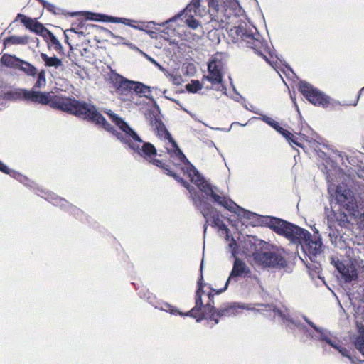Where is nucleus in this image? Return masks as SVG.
<instances>
[{"instance_id": "nucleus-24", "label": "nucleus", "mask_w": 364, "mask_h": 364, "mask_svg": "<svg viewBox=\"0 0 364 364\" xmlns=\"http://www.w3.org/2000/svg\"><path fill=\"white\" fill-rule=\"evenodd\" d=\"M353 343L355 348L364 356V326L359 328L358 335Z\"/></svg>"}, {"instance_id": "nucleus-15", "label": "nucleus", "mask_w": 364, "mask_h": 364, "mask_svg": "<svg viewBox=\"0 0 364 364\" xmlns=\"http://www.w3.org/2000/svg\"><path fill=\"white\" fill-rule=\"evenodd\" d=\"M139 296L146 300L150 304L156 309L169 312L171 315L182 316V311L178 309L171 306L168 303L156 301L155 296H154L148 289H141L139 291Z\"/></svg>"}, {"instance_id": "nucleus-29", "label": "nucleus", "mask_w": 364, "mask_h": 364, "mask_svg": "<svg viewBox=\"0 0 364 364\" xmlns=\"http://www.w3.org/2000/svg\"><path fill=\"white\" fill-rule=\"evenodd\" d=\"M29 30L38 34H41L43 31H47L46 28L41 23L35 21H33V24L31 26V28Z\"/></svg>"}, {"instance_id": "nucleus-35", "label": "nucleus", "mask_w": 364, "mask_h": 364, "mask_svg": "<svg viewBox=\"0 0 364 364\" xmlns=\"http://www.w3.org/2000/svg\"><path fill=\"white\" fill-rule=\"evenodd\" d=\"M268 124L269 125H271L272 127H273L277 131V129H279L280 126L279 125V123L277 122L276 121L273 120V119H269L268 121H267Z\"/></svg>"}, {"instance_id": "nucleus-26", "label": "nucleus", "mask_w": 364, "mask_h": 364, "mask_svg": "<svg viewBox=\"0 0 364 364\" xmlns=\"http://www.w3.org/2000/svg\"><path fill=\"white\" fill-rule=\"evenodd\" d=\"M47 31L49 35L50 43L53 46L54 49L58 52H60L63 50V46L60 42L53 33L48 31Z\"/></svg>"}, {"instance_id": "nucleus-42", "label": "nucleus", "mask_w": 364, "mask_h": 364, "mask_svg": "<svg viewBox=\"0 0 364 364\" xmlns=\"http://www.w3.org/2000/svg\"><path fill=\"white\" fill-rule=\"evenodd\" d=\"M306 322L311 326H312L315 330H316L317 331H319L318 328L311 321H308L306 318Z\"/></svg>"}, {"instance_id": "nucleus-10", "label": "nucleus", "mask_w": 364, "mask_h": 364, "mask_svg": "<svg viewBox=\"0 0 364 364\" xmlns=\"http://www.w3.org/2000/svg\"><path fill=\"white\" fill-rule=\"evenodd\" d=\"M203 0H192V1L183 9V14H185L186 23L187 26L193 29H196L200 26L198 21L193 18L194 15H197V9L202 6ZM208 6L212 8L216 12L219 10V2L218 0H207Z\"/></svg>"}, {"instance_id": "nucleus-41", "label": "nucleus", "mask_w": 364, "mask_h": 364, "mask_svg": "<svg viewBox=\"0 0 364 364\" xmlns=\"http://www.w3.org/2000/svg\"><path fill=\"white\" fill-rule=\"evenodd\" d=\"M146 58L147 59L151 61L153 64L156 65V66L158 67H160V65H159V63L154 60L151 57H149L148 55H146Z\"/></svg>"}, {"instance_id": "nucleus-44", "label": "nucleus", "mask_w": 364, "mask_h": 364, "mask_svg": "<svg viewBox=\"0 0 364 364\" xmlns=\"http://www.w3.org/2000/svg\"><path fill=\"white\" fill-rule=\"evenodd\" d=\"M188 68H190L191 73H193L195 71V68L193 65H189L188 66Z\"/></svg>"}, {"instance_id": "nucleus-4", "label": "nucleus", "mask_w": 364, "mask_h": 364, "mask_svg": "<svg viewBox=\"0 0 364 364\" xmlns=\"http://www.w3.org/2000/svg\"><path fill=\"white\" fill-rule=\"evenodd\" d=\"M1 63L8 68L21 70L28 77H36V82L33 85L34 90L43 89L46 86L45 70L38 71L31 63L9 54H4L1 58Z\"/></svg>"}, {"instance_id": "nucleus-27", "label": "nucleus", "mask_w": 364, "mask_h": 364, "mask_svg": "<svg viewBox=\"0 0 364 364\" xmlns=\"http://www.w3.org/2000/svg\"><path fill=\"white\" fill-rule=\"evenodd\" d=\"M37 1H39L42 4L43 8L46 9L48 11H50L54 14H59L60 9H58L54 4L49 3L46 0H37Z\"/></svg>"}, {"instance_id": "nucleus-18", "label": "nucleus", "mask_w": 364, "mask_h": 364, "mask_svg": "<svg viewBox=\"0 0 364 364\" xmlns=\"http://www.w3.org/2000/svg\"><path fill=\"white\" fill-rule=\"evenodd\" d=\"M0 171H1L4 173L9 175L10 176L16 179L20 183H23L24 186L29 188L36 193L37 187H38V186L35 182L30 180L26 176H23L20 173H18L16 171L10 169L1 161H0Z\"/></svg>"}, {"instance_id": "nucleus-40", "label": "nucleus", "mask_w": 364, "mask_h": 364, "mask_svg": "<svg viewBox=\"0 0 364 364\" xmlns=\"http://www.w3.org/2000/svg\"><path fill=\"white\" fill-rule=\"evenodd\" d=\"M128 26H130V27H132V28H136V29L139 30V31H144V29L142 27H141V26H134V25L133 24V23H129V25Z\"/></svg>"}, {"instance_id": "nucleus-5", "label": "nucleus", "mask_w": 364, "mask_h": 364, "mask_svg": "<svg viewBox=\"0 0 364 364\" xmlns=\"http://www.w3.org/2000/svg\"><path fill=\"white\" fill-rule=\"evenodd\" d=\"M151 124L157 136L161 139L164 140V147L173 164L178 167L180 170H182V151L166 129L165 124L161 119L156 116H154L151 118Z\"/></svg>"}, {"instance_id": "nucleus-36", "label": "nucleus", "mask_w": 364, "mask_h": 364, "mask_svg": "<svg viewBox=\"0 0 364 364\" xmlns=\"http://www.w3.org/2000/svg\"><path fill=\"white\" fill-rule=\"evenodd\" d=\"M272 311L274 313V316H278L282 317V318H285V316L282 314V313L276 308H272Z\"/></svg>"}, {"instance_id": "nucleus-3", "label": "nucleus", "mask_w": 364, "mask_h": 364, "mask_svg": "<svg viewBox=\"0 0 364 364\" xmlns=\"http://www.w3.org/2000/svg\"><path fill=\"white\" fill-rule=\"evenodd\" d=\"M235 306L228 307L215 311L212 305L211 293L204 290V286L200 285L196 292V306L183 316H189L199 321L203 318H212L215 314L218 316H230L235 314Z\"/></svg>"}, {"instance_id": "nucleus-14", "label": "nucleus", "mask_w": 364, "mask_h": 364, "mask_svg": "<svg viewBox=\"0 0 364 364\" xmlns=\"http://www.w3.org/2000/svg\"><path fill=\"white\" fill-rule=\"evenodd\" d=\"M235 32L243 41L250 44L256 53L264 56L263 50L266 49V46L259 39V34L257 32L250 33L242 26L236 27Z\"/></svg>"}, {"instance_id": "nucleus-46", "label": "nucleus", "mask_w": 364, "mask_h": 364, "mask_svg": "<svg viewBox=\"0 0 364 364\" xmlns=\"http://www.w3.org/2000/svg\"><path fill=\"white\" fill-rule=\"evenodd\" d=\"M361 224L364 226V213L360 216Z\"/></svg>"}, {"instance_id": "nucleus-21", "label": "nucleus", "mask_w": 364, "mask_h": 364, "mask_svg": "<svg viewBox=\"0 0 364 364\" xmlns=\"http://www.w3.org/2000/svg\"><path fill=\"white\" fill-rule=\"evenodd\" d=\"M85 18L87 20H92L95 21L111 22V23H120L122 22V18L114 17L105 14H96L90 11H86L82 14Z\"/></svg>"}, {"instance_id": "nucleus-23", "label": "nucleus", "mask_w": 364, "mask_h": 364, "mask_svg": "<svg viewBox=\"0 0 364 364\" xmlns=\"http://www.w3.org/2000/svg\"><path fill=\"white\" fill-rule=\"evenodd\" d=\"M41 57L47 67H53L58 69L63 65L62 60L56 56L49 57L46 53H41Z\"/></svg>"}, {"instance_id": "nucleus-17", "label": "nucleus", "mask_w": 364, "mask_h": 364, "mask_svg": "<svg viewBox=\"0 0 364 364\" xmlns=\"http://www.w3.org/2000/svg\"><path fill=\"white\" fill-rule=\"evenodd\" d=\"M255 259L265 267H275L285 265V260L275 252H264L257 253L255 257Z\"/></svg>"}, {"instance_id": "nucleus-52", "label": "nucleus", "mask_w": 364, "mask_h": 364, "mask_svg": "<svg viewBox=\"0 0 364 364\" xmlns=\"http://www.w3.org/2000/svg\"><path fill=\"white\" fill-rule=\"evenodd\" d=\"M149 24H154V25H155V24H156V23H155L154 21H150V22H149Z\"/></svg>"}, {"instance_id": "nucleus-22", "label": "nucleus", "mask_w": 364, "mask_h": 364, "mask_svg": "<svg viewBox=\"0 0 364 364\" xmlns=\"http://www.w3.org/2000/svg\"><path fill=\"white\" fill-rule=\"evenodd\" d=\"M134 92H135L136 95H139L140 97H145L146 98H151L150 93L152 90L159 91L157 87H151L149 86L145 85L142 82L135 81V84L134 85ZM158 92H156V94Z\"/></svg>"}, {"instance_id": "nucleus-13", "label": "nucleus", "mask_w": 364, "mask_h": 364, "mask_svg": "<svg viewBox=\"0 0 364 364\" xmlns=\"http://www.w3.org/2000/svg\"><path fill=\"white\" fill-rule=\"evenodd\" d=\"M109 80L114 87L117 93L124 97V100H127L129 95H132L135 81L127 80L112 70L109 75Z\"/></svg>"}, {"instance_id": "nucleus-20", "label": "nucleus", "mask_w": 364, "mask_h": 364, "mask_svg": "<svg viewBox=\"0 0 364 364\" xmlns=\"http://www.w3.org/2000/svg\"><path fill=\"white\" fill-rule=\"evenodd\" d=\"M250 272L249 267L246 265V264L242 262L241 259L236 258L234 262L232 270L230 273V275L227 280L225 287L223 289H221L220 291H218L217 293H220L223 291L227 289L228 284L230 282V280L232 278L236 277H244L247 274H248Z\"/></svg>"}, {"instance_id": "nucleus-19", "label": "nucleus", "mask_w": 364, "mask_h": 364, "mask_svg": "<svg viewBox=\"0 0 364 364\" xmlns=\"http://www.w3.org/2000/svg\"><path fill=\"white\" fill-rule=\"evenodd\" d=\"M336 267L346 282L355 280L358 277L356 267L353 264H345L341 262H338L336 264Z\"/></svg>"}, {"instance_id": "nucleus-50", "label": "nucleus", "mask_w": 364, "mask_h": 364, "mask_svg": "<svg viewBox=\"0 0 364 364\" xmlns=\"http://www.w3.org/2000/svg\"><path fill=\"white\" fill-rule=\"evenodd\" d=\"M328 192H329V193H331V195H332V193H331V187H328Z\"/></svg>"}, {"instance_id": "nucleus-49", "label": "nucleus", "mask_w": 364, "mask_h": 364, "mask_svg": "<svg viewBox=\"0 0 364 364\" xmlns=\"http://www.w3.org/2000/svg\"><path fill=\"white\" fill-rule=\"evenodd\" d=\"M83 26V23L80 22V24L77 26L78 27H82Z\"/></svg>"}, {"instance_id": "nucleus-2", "label": "nucleus", "mask_w": 364, "mask_h": 364, "mask_svg": "<svg viewBox=\"0 0 364 364\" xmlns=\"http://www.w3.org/2000/svg\"><path fill=\"white\" fill-rule=\"evenodd\" d=\"M271 228L277 233L285 236L293 242H299L310 254L316 255L321 252L322 242L318 238H312L306 230L284 220L276 219L272 222Z\"/></svg>"}, {"instance_id": "nucleus-11", "label": "nucleus", "mask_w": 364, "mask_h": 364, "mask_svg": "<svg viewBox=\"0 0 364 364\" xmlns=\"http://www.w3.org/2000/svg\"><path fill=\"white\" fill-rule=\"evenodd\" d=\"M208 75H204L203 78L209 81L216 90H225L223 85V62L217 58H213L208 65Z\"/></svg>"}, {"instance_id": "nucleus-34", "label": "nucleus", "mask_w": 364, "mask_h": 364, "mask_svg": "<svg viewBox=\"0 0 364 364\" xmlns=\"http://www.w3.org/2000/svg\"><path fill=\"white\" fill-rule=\"evenodd\" d=\"M223 6L229 8L235 5V0H222Z\"/></svg>"}, {"instance_id": "nucleus-51", "label": "nucleus", "mask_w": 364, "mask_h": 364, "mask_svg": "<svg viewBox=\"0 0 364 364\" xmlns=\"http://www.w3.org/2000/svg\"><path fill=\"white\" fill-rule=\"evenodd\" d=\"M183 186H185V187H186V188H188V189L189 188V185H188V186L185 185V183H184V182H183Z\"/></svg>"}, {"instance_id": "nucleus-43", "label": "nucleus", "mask_w": 364, "mask_h": 364, "mask_svg": "<svg viewBox=\"0 0 364 364\" xmlns=\"http://www.w3.org/2000/svg\"><path fill=\"white\" fill-rule=\"evenodd\" d=\"M167 91L165 90L162 92V93L165 95V97L167 98V99H169L171 100H173V101H175L173 99L169 97L168 96H167L166 94Z\"/></svg>"}, {"instance_id": "nucleus-53", "label": "nucleus", "mask_w": 364, "mask_h": 364, "mask_svg": "<svg viewBox=\"0 0 364 364\" xmlns=\"http://www.w3.org/2000/svg\"><path fill=\"white\" fill-rule=\"evenodd\" d=\"M203 215H204L205 217H207V213H206L203 212Z\"/></svg>"}, {"instance_id": "nucleus-47", "label": "nucleus", "mask_w": 364, "mask_h": 364, "mask_svg": "<svg viewBox=\"0 0 364 364\" xmlns=\"http://www.w3.org/2000/svg\"><path fill=\"white\" fill-rule=\"evenodd\" d=\"M173 82L175 84H177V85H180L181 84V82L179 80H176V79L173 80Z\"/></svg>"}, {"instance_id": "nucleus-38", "label": "nucleus", "mask_w": 364, "mask_h": 364, "mask_svg": "<svg viewBox=\"0 0 364 364\" xmlns=\"http://www.w3.org/2000/svg\"><path fill=\"white\" fill-rule=\"evenodd\" d=\"M347 358L351 361L353 364H359L360 363V360L355 358H352L350 355H347Z\"/></svg>"}, {"instance_id": "nucleus-9", "label": "nucleus", "mask_w": 364, "mask_h": 364, "mask_svg": "<svg viewBox=\"0 0 364 364\" xmlns=\"http://www.w3.org/2000/svg\"><path fill=\"white\" fill-rule=\"evenodd\" d=\"M35 193L45 198L53 205L59 206L60 208L67 210L76 218L80 220L82 219L83 212L80 209L71 205L65 199L58 197L54 193L46 191L38 186Z\"/></svg>"}, {"instance_id": "nucleus-55", "label": "nucleus", "mask_w": 364, "mask_h": 364, "mask_svg": "<svg viewBox=\"0 0 364 364\" xmlns=\"http://www.w3.org/2000/svg\"><path fill=\"white\" fill-rule=\"evenodd\" d=\"M364 91V87L361 89L360 92Z\"/></svg>"}, {"instance_id": "nucleus-32", "label": "nucleus", "mask_w": 364, "mask_h": 364, "mask_svg": "<svg viewBox=\"0 0 364 364\" xmlns=\"http://www.w3.org/2000/svg\"><path fill=\"white\" fill-rule=\"evenodd\" d=\"M104 31L107 36H109L112 38L116 39L117 43H122L123 44H126L125 43L122 42L124 41V38L116 36L111 31L106 29V28H104Z\"/></svg>"}, {"instance_id": "nucleus-31", "label": "nucleus", "mask_w": 364, "mask_h": 364, "mask_svg": "<svg viewBox=\"0 0 364 364\" xmlns=\"http://www.w3.org/2000/svg\"><path fill=\"white\" fill-rule=\"evenodd\" d=\"M18 17L21 18V23L28 29L31 28L32 24H33L34 20L26 17V16L18 14Z\"/></svg>"}, {"instance_id": "nucleus-16", "label": "nucleus", "mask_w": 364, "mask_h": 364, "mask_svg": "<svg viewBox=\"0 0 364 364\" xmlns=\"http://www.w3.org/2000/svg\"><path fill=\"white\" fill-rule=\"evenodd\" d=\"M335 196L338 203L346 210L352 211L357 208L355 198L352 191L346 186H337Z\"/></svg>"}, {"instance_id": "nucleus-39", "label": "nucleus", "mask_w": 364, "mask_h": 364, "mask_svg": "<svg viewBox=\"0 0 364 364\" xmlns=\"http://www.w3.org/2000/svg\"><path fill=\"white\" fill-rule=\"evenodd\" d=\"M339 352L343 355L347 357V355H349L348 353V351L346 348H337Z\"/></svg>"}, {"instance_id": "nucleus-33", "label": "nucleus", "mask_w": 364, "mask_h": 364, "mask_svg": "<svg viewBox=\"0 0 364 364\" xmlns=\"http://www.w3.org/2000/svg\"><path fill=\"white\" fill-rule=\"evenodd\" d=\"M277 131L282 134L284 137H286L288 140H291L292 141H294L291 138V136H292L291 133L289 132V131L283 129L282 127H279V129H277Z\"/></svg>"}, {"instance_id": "nucleus-6", "label": "nucleus", "mask_w": 364, "mask_h": 364, "mask_svg": "<svg viewBox=\"0 0 364 364\" xmlns=\"http://www.w3.org/2000/svg\"><path fill=\"white\" fill-rule=\"evenodd\" d=\"M184 169L186 170V175H187L190 181L195 183L201 191L204 192L207 196H211L215 202L229 210L231 208L229 202L214 192L213 188L204 180L183 155V170Z\"/></svg>"}, {"instance_id": "nucleus-1", "label": "nucleus", "mask_w": 364, "mask_h": 364, "mask_svg": "<svg viewBox=\"0 0 364 364\" xmlns=\"http://www.w3.org/2000/svg\"><path fill=\"white\" fill-rule=\"evenodd\" d=\"M53 108L60 109L72 114L79 118L95 123L110 132L122 144L127 145L133 151L134 156H139L153 165L161 168L164 173L172 176L178 183H182V178L171 171L168 166L161 160L154 159L157 155L155 146L149 142H144L138 134L120 117L112 110H106L109 119L114 122L124 134L117 131L100 113L97 108L92 102L80 101L74 97H57L51 103Z\"/></svg>"}, {"instance_id": "nucleus-28", "label": "nucleus", "mask_w": 364, "mask_h": 364, "mask_svg": "<svg viewBox=\"0 0 364 364\" xmlns=\"http://www.w3.org/2000/svg\"><path fill=\"white\" fill-rule=\"evenodd\" d=\"M186 88L188 92L195 93L201 90L202 85L198 80H192L191 83L186 85Z\"/></svg>"}, {"instance_id": "nucleus-30", "label": "nucleus", "mask_w": 364, "mask_h": 364, "mask_svg": "<svg viewBox=\"0 0 364 364\" xmlns=\"http://www.w3.org/2000/svg\"><path fill=\"white\" fill-rule=\"evenodd\" d=\"M213 223L215 226H217L221 231H223L225 232L227 236H228V227L224 224V223L218 218H213Z\"/></svg>"}, {"instance_id": "nucleus-45", "label": "nucleus", "mask_w": 364, "mask_h": 364, "mask_svg": "<svg viewBox=\"0 0 364 364\" xmlns=\"http://www.w3.org/2000/svg\"><path fill=\"white\" fill-rule=\"evenodd\" d=\"M70 30L76 33H79V34H82V35H83V33H84L83 32H79V31H76V29L75 28H72Z\"/></svg>"}, {"instance_id": "nucleus-7", "label": "nucleus", "mask_w": 364, "mask_h": 364, "mask_svg": "<svg viewBox=\"0 0 364 364\" xmlns=\"http://www.w3.org/2000/svg\"><path fill=\"white\" fill-rule=\"evenodd\" d=\"M7 98L12 100L26 101L27 102H33L41 105H50L58 97L56 96L53 100L51 99L50 92H40L34 90L16 88L6 93ZM53 107L52 106H50Z\"/></svg>"}, {"instance_id": "nucleus-25", "label": "nucleus", "mask_w": 364, "mask_h": 364, "mask_svg": "<svg viewBox=\"0 0 364 364\" xmlns=\"http://www.w3.org/2000/svg\"><path fill=\"white\" fill-rule=\"evenodd\" d=\"M28 43V37L26 36H11L4 39V44H13V45H26Z\"/></svg>"}, {"instance_id": "nucleus-37", "label": "nucleus", "mask_w": 364, "mask_h": 364, "mask_svg": "<svg viewBox=\"0 0 364 364\" xmlns=\"http://www.w3.org/2000/svg\"><path fill=\"white\" fill-rule=\"evenodd\" d=\"M136 21L134 20H131V19H128V18H122V24H124L126 26H129V23H135Z\"/></svg>"}, {"instance_id": "nucleus-54", "label": "nucleus", "mask_w": 364, "mask_h": 364, "mask_svg": "<svg viewBox=\"0 0 364 364\" xmlns=\"http://www.w3.org/2000/svg\"><path fill=\"white\" fill-rule=\"evenodd\" d=\"M215 323H218V321L217 318L215 319Z\"/></svg>"}, {"instance_id": "nucleus-48", "label": "nucleus", "mask_w": 364, "mask_h": 364, "mask_svg": "<svg viewBox=\"0 0 364 364\" xmlns=\"http://www.w3.org/2000/svg\"><path fill=\"white\" fill-rule=\"evenodd\" d=\"M78 14H80V12H73L71 14V16H77Z\"/></svg>"}, {"instance_id": "nucleus-12", "label": "nucleus", "mask_w": 364, "mask_h": 364, "mask_svg": "<svg viewBox=\"0 0 364 364\" xmlns=\"http://www.w3.org/2000/svg\"><path fill=\"white\" fill-rule=\"evenodd\" d=\"M299 90L303 95L312 104L317 106L327 107L329 103V97L318 90L313 87L306 82H301Z\"/></svg>"}, {"instance_id": "nucleus-8", "label": "nucleus", "mask_w": 364, "mask_h": 364, "mask_svg": "<svg viewBox=\"0 0 364 364\" xmlns=\"http://www.w3.org/2000/svg\"><path fill=\"white\" fill-rule=\"evenodd\" d=\"M182 16V10L173 17L170 18L159 26L164 27L161 32V37L170 42V43L179 46L182 41V26L176 21L180 20Z\"/></svg>"}]
</instances>
